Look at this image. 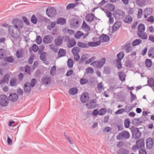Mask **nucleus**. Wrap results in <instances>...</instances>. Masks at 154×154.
Segmentation results:
<instances>
[{
    "label": "nucleus",
    "mask_w": 154,
    "mask_h": 154,
    "mask_svg": "<svg viewBox=\"0 0 154 154\" xmlns=\"http://www.w3.org/2000/svg\"><path fill=\"white\" fill-rule=\"evenodd\" d=\"M9 31L11 36L17 39L20 38V33L19 29L11 26L9 27Z\"/></svg>",
    "instance_id": "obj_1"
},
{
    "label": "nucleus",
    "mask_w": 154,
    "mask_h": 154,
    "mask_svg": "<svg viewBox=\"0 0 154 154\" xmlns=\"http://www.w3.org/2000/svg\"><path fill=\"white\" fill-rule=\"evenodd\" d=\"M106 59L105 58H102L100 60H96L90 64L94 68L99 69L102 67L105 63Z\"/></svg>",
    "instance_id": "obj_2"
},
{
    "label": "nucleus",
    "mask_w": 154,
    "mask_h": 154,
    "mask_svg": "<svg viewBox=\"0 0 154 154\" xmlns=\"http://www.w3.org/2000/svg\"><path fill=\"white\" fill-rule=\"evenodd\" d=\"M130 137L129 133L127 131L123 130L119 133L116 136V139L119 140L129 139Z\"/></svg>",
    "instance_id": "obj_3"
},
{
    "label": "nucleus",
    "mask_w": 154,
    "mask_h": 154,
    "mask_svg": "<svg viewBox=\"0 0 154 154\" xmlns=\"http://www.w3.org/2000/svg\"><path fill=\"white\" fill-rule=\"evenodd\" d=\"M46 12L47 15L48 17L52 18L55 16L57 13V10L54 7H49L47 8Z\"/></svg>",
    "instance_id": "obj_4"
},
{
    "label": "nucleus",
    "mask_w": 154,
    "mask_h": 154,
    "mask_svg": "<svg viewBox=\"0 0 154 154\" xmlns=\"http://www.w3.org/2000/svg\"><path fill=\"white\" fill-rule=\"evenodd\" d=\"M13 24L17 29H21L23 26V23L20 19L17 18H15L13 20Z\"/></svg>",
    "instance_id": "obj_5"
},
{
    "label": "nucleus",
    "mask_w": 154,
    "mask_h": 154,
    "mask_svg": "<svg viewBox=\"0 0 154 154\" xmlns=\"http://www.w3.org/2000/svg\"><path fill=\"white\" fill-rule=\"evenodd\" d=\"M125 14L124 11L120 10H118L115 11L113 15L115 19L119 20L122 18Z\"/></svg>",
    "instance_id": "obj_6"
},
{
    "label": "nucleus",
    "mask_w": 154,
    "mask_h": 154,
    "mask_svg": "<svg viewBox=\"0 0 154 154\" xmlns=\"http://www.w3.org/2000/svg\"><path fill=\"white\" fill-rule=\"evenodd\" d=\"M66 40L68 41V42L67 44V46L69 48H72L75 46L76 44L75 39L73 38H71L70 40L69 37L67 36L66 37L65 39V41Z\"/></svg>",
    "instance_id": "obj_7"
},
{
    "label": "nucleus",
    "mask_w": 154,
    "mask_h": 154,
    "mask_svg": "<svg viewBox=\"0 0 154 154\" xmlns=\"http://www.w3.org/2000/svg\"><path fill=\"white\" fill-rule=\"evenodd\" d=\"M8 99L5 95H1L0 96V103L2 106H5L8 104Z\"/></svg>",
    "instance_id": "obj_8"
},
{
    "label": "nucleus",
    "mask_w": 154,
    "mask_h": 154,
    "mask_svg": "<svg viewBox=\"0 0 154 154\" xmlns=\"http://www.w3.org/2000/svg\"><path fill=\"white\" fill-rule=\"evenodd\" d=\"M78 20L75 18H72L70 21V25L74 29H75L79 26Z\"/></svg>",
    "instance_id": "obj_9"
},
{
    "label": "nucleus",
    "mask_w": 154,
    "mask_h": 154,
    "mask_svg": "<svg viewBox=\"0 0 154 154\" xmlns=\"http://www.w3.org/2000/svg\"><path fill=\"white\" fill-rule=\"evenodd\" d=\"M122 48L123 50H125L126 53H128L131 51L132 48L130 43L127 42L122 46Z\"/></svg>",
    "instance_id": "obj_10"
},
{
    "label": "nucleus",
    "mask_w": 154,
    "mask_h": 154,
    "mask_svg": "<svg viewBox=\"0 0 154 154\" xmlns=\"http://www.w3.org/2000/svg\"><path fill=\"white\" fill-rule=\"evenodd\" d=\"M97 100L95 99L91 100L86 106L89 109H94L96 107V102Z\"/></svg>",
    "instance_id": "obj_11"
},
{
    "label": "nucleus",
    "mask_w": 154,
    "mask_h": 154,
    "mask_svg": "<svg viewBox=\"0 0 154 154\" xmlns=\"http://www.w3.org/2000/svg\"><path fill=\"white\" fill-rule=\"evenodd\" d=\"M154 142L151 137H149L146 140V147L147 149H151L152 148Z\"/></svg>",
    "instance_id": "obj_12"
},
{
    "label": "nucleus",
    "mask_w": 154,
    "mask_h": 154,
    "mask_svg": "<svg viewBox=\"0 0 154 154\" xmlns=\"http://www.w3.org/2000/svg\"><path fill=\"white\" fill-rule=\"evenodd\" d=\"M31 87L29 82H26L23 86L24 92L25 94H28L30 91Z\"/></svg>",
    "instance_id": "obj_13"
},
{
    "label": "nucleus",
    "mask_w": 154,
    "mask_h": 154,
    "mask_svg": "<svg viewBox=\"0 0 154 154\" xmlns=\"http://www.w3.org/2000/svg\"><path fill=\"white\" fill-rule=\"evenodd\" d=\"M139 128H136L134 130L133 133V136L135 139H137L139 138L141 135V132H140L139 130Z\"/></svg>",
    "instance_id": "obj_14"
},
{
    "label": "nucleus",
    "mask_w": 154,
    "mask_h": 154,
    "mask_svg": "<svg viewBox=\"0 0 154 154\" xmlns=\"http://www.w3.org/2000/svg\"><path fill=\"white\" fill-rule=\"evenodd\" d=\"M100 41L102 42H108L110 40L109 37L106 35L102 34L101 36L99 37Z\"/></svg>",
    "instance_id": "obj_15"
},
{
    "label": "nucleus",
    "mask_w": 154,
    "mask_h": 154,
    "mask_svg": "<svg viewBox=\"0 0 154 154\" xmlns=\"http://www.w3.org/2000/svg\"><path fill=\"white\" fill-rule=\"evenodd\" d=\"M51 82L50 77L45 76L43 77L42 79V82L43 84L49 85Z\"/></svg>",
    "instance_id": "obj_16"
},
{
    "label": "nucleus",
    "mask_w": 154,
    "mask_h": 154,
    "mask_svg": "<svg viewBox=\"0 0 154 154\" xmlns=\"http://www.w3.org/2000/svg\"><path fill=\"white\" fill-rule=\"evenodd\" d=\"M9 97L10 100L13 102H16L18 98L17 95L15 93L11 94Z\"/></svg>",
    "instance_id": "obj_17"
},
{
    "label": "nucleus",
    "mask_w": 154,
    "mask_h": 154,
    "mask_svg": "<svg viewBox=\"0 0 154 154\" xmlns=\"http://www.w3.org/2000/svg\"><path fill=\"white\" fill-rule=\"evenodd\" d=\"M81 102L84 103L87 101L89 99L88 94V93H85L82 94L80 98Z\"/></svg>",
    "instance_id": "obj_18"
},
{
    "label": "nucleus",
    "mask_w": 154,
    "mask_h": 154,
    "mask_svg": "<svg viewBox=\"0 0 154 154\" xmlns=\"http://www.w3.org/2000/svg\"><path fill=\"white\" fill-rule=\"evenodd\" d=\"M60 36H57V38L54 40V43L57 46H60L62 43L63 39Z\"/></svg>",
    "instance_id": "obj_19"
},
{
    "label": "nucleus",
    "mask_w": 154,
    "mask_h": 154,
    "mask_svg": "<svg viewBox=\"0 0 154 154\" xmlns=\"http://www.w3.org/2000/svg\"><path fill=\"white\" fill-rule=\"evenodd\" d=\"M136 144L140 148L143 147L144 146V140L143 139H140L136 141Z\"/></svg>",
    "instance_id": "obj_20"
},
{
    "label": "nucleus",
    "mask_w": 154,
    "mask_h": 154,
    "mask_svg": "<svg viewBox=\"0 0 154 154\" xmlns=\"http://www.w3.org/2000/svg\"><path fill=\"white\" fill-rule=\"evenodd\" d=\"M137 34L138 36L143 39H146L147 38V35L145 32H137Z\"/></svg>",
    "instance_id": "obj_21"
},
{
    "label": "nucleus",
    "mask_w": 154,
    "mask_h": 154,
    "mask_svg": "<svg viewBox=\"0 0 154 154\" xmlns=\"http://www.w3.org/2000/svg\"><path fill=\"white\" fill-rule=\"evenodd\" d=\"M88 55L87 54H84L81 56V59L79 62V64H81L84 62L88 58Z\"/></svg>",
    "instance_id": "obj_22"
},
{
    "label": "nucleus",
    "mask_w": 154,
    "mask_h": 154,
    "mask_svg": "<svg viewBox=\"0 0 154 154\" xmlns=\"http://www.w3.org/2000/svg\"><path fill=\"white\" fill-rule=\"evenodd\" d=\"M94 17V14H88L85 17L86 20L88 22H91L93 21Z\"/></svg>",
    "instance_id": "obj_23"
},
{
    "label": "nucleus",
    "mask_w": 154,
    "mask_h": 154,
    "mask_svg": "<svg viewBox=\"0 0 154 154\" xmlns=\"http://www.w3.org/2000/svg\"><path fill=\"white\" fill-rule=\"evenodd\" d=\"M133 20L132 17L129 14L127 15L123 19V21L128 24H130Z\"/></svg>",
    "instance_id": "obj_24"
},
{
    "label": "nucleus",
    "mask_w": 154,
    "mask_h": 154,
    "mask_svg": "<svg viewBox=\"0 0 154 154\" xmlns=\"http://www.w3.org/2000/svg\"><path fill=\"white\" fill-rule=\"evenodd\" d=\"M52 41V39H51L50 36L49 35L45 36L43 39V42L45 44L51 43Z\"/></svg>",
    "instance_id": "obj_25"
},
{
    "label": "nucleus",
    "mask_w": 154,
    "mask_h": 154,
    "mask_svg": "<svg viewBox=\"0 0 154 154\" xmlns=\"http://www.w3.org/2000/svg\"><path fill=\"white\" fill-rule=\"evenodd\" d=\"M100 44V41H97L96 42H89L87 43L88 48L89 47H95L99 45Z\"/></svg>",
    "instance_id": "obj_26"
},
{
    "label": "nucleus",
    "mask_w": 154,
    "mask_h": 154,
    "mask_svg": "<svg viewBox=\"0 0 154 154\" xmlns=\"http://www.w3.org/2000/svg\"><path fill=\"white\" fill-rule=\"evenodd\" d=\"M66 53V51L64 49L60 48L58 53V56L59 57H64L65 56Z\"/></svg>",
    "instance_id": "obj_27"
},
{
    "label": "nucleus",
    "mask_w": 154,
    "mask_h": 154,
    "mask_svg": "<svg viewBox=\"0 0 154 154\" xmlns=\"http://www.w3.org/2000/svg\"><path fill=\"white\" fill-rule=\"evenodd\" d=\"M57 24H60L61 25L64 24L66 23V20L63 18L59 17L57 19L56 22Z\"/></svg>",
    "instance_id": "obj_28"
},
{
    "label": "nucleus",
    "mask_w": 154,
    "mask_h": 154,
    "mask_svg": "<svg viewBox=\"0 0 154 154\" xmlns=\"http://www.w3.org/2000/svg\"><path fill=\"white\" fill-rule=\"evenodd\" d=\"M121 26V22L120 21L116 22L113 25L112 29L115 31L119 29Z\"/></svg>",
    "instance_id": "obj_29"
},
{
    "label": "nucleus",
    "mask_w": 154,
    "mask_h": 154,
    "mask_svg": "<svg viewBox=\"0 0 154 154\" xmlns=\"http://www.w3.org/2000/svg\"><path fill=\"white\" fill-rule=\"evenodd\" d=\"M9 81V78L7 75H5L3 79L0 80V85H2L3 83H7Z\"/></svg>",
    "instance_id": "obj_30"
},
{
    "label": "nucleus",
    "mask_w": 154,
    "mask_h": 154,
    "mask_svg": "<svg viewBox=\"0 0 154 154\" xmlns=\"http://www.w3.org/2000/svg\"><path fill=\"white\" fill-rule=\"evenodd\" d=\"M148 80L147 83L148 86L151 87H152L154 86V79L153 78L151 77L150 78H148Z\"/></svg>",
    "instance_id": "obj_31"
},
{
    "label": "nucleus",
    "mask_w": 154,
    "mask_h": 154,
    "mask_svg": "<svg viewBox=\"0 0 154 154\" xmlns=\"http://www.w3.org/2000/svg\"><path fill=\"white\" fill-rule=\"evenodd\" d=\"M6 51L4 49H0V60L4 59L5 56Z\"/></svg>",
    "instance_id": "obj_32"
},
{
    "label": "nucleus",
    "mask_w": 154,
    "mask_h": 154,
    "mask_svg": "<svg viewBox=\"0 0 154 154\" xmlns=\"http://www.w3.org/2000/svg\"><path fill=\"white\" fill-rule=\"evenodd\" d=\"M138 31L137 32H143L145 30V26L144 24L140 23L139 24L137 27Z\"/></svg>",
    "instance_id": "obj_33"
},
{
    "label": "nucleus",
    "mask_w": 154,
    "mask_h": 154,
    "mask_svg": "<svg viewBox=\"0 0 154 154\" xmlns=\"http://www.w3.org/2000/svg\"><path fill=\"white\" fill-rule=\"evenodd\" d=\"M4 60L5 61L10 63H12L14 61V60L12 56L5 57L4 58Z\"/></svg>",
    "instance_id": "obj_34"
},
{
    "label": "nucleus",
    "mask_w": 154,
    "mask_h": 154,
    "mask_svg": "<svg viewBox=\"0 0 154 154\" xmlns=\"http://www.w3.org/2000/svg\"><path fill=\"white\" fill-rule=\"evenodd\" d=\"M78 90L76 88H71L69 91V93L71 95H74L77 93Z\"/></svg>",
    "instance_id": "obj_35"
},
{
    "label": "nucleus",
    "mask_w": 154,
    "mask_h": 154,
    "mask_svg": "<svg viewBox=\"0 0 154 154\" xmlns=\"http://www.w3.org/2000/svg\"><path fill=\"white\" fill-rule=\"evenodd\" d=\"M148 54L149 57L154 58V47L151 48L148 51Z\"/></svg>",
    "instance_id": "obj_36"
},
{
    "label": "nucleus",
    "mask_w": 154,
    "mask_h": 154,
    "mask_svg": "<svg viewBox=\"0 0 154 154\" xmlns=\"http://www.w3.org/2000/svg\"><path fill=\"white\" fill-rule=\"evenodd\" d=\"M132 123L135 126H138L141 125L140 120L139 118H134L132 121Z\"/></svg>",
    "instance_id": "obj_37"
},
{
    "label": "nucleus",
    "mask_w": 154,
    "mask_h": 154,
    "mask_svg": "<svg viewBox=\"0 0 154 154\" xmlns=\"http://www.w3.org/2000/svg\"><path fill=\"white\" fill-rule=\"evenodd\" d=\"M78 46L83 48H88V45L87 43H85L80 42H78L77 44Z\"/></svg>",
    "instance_id": "obj_38"
},
{
    "label": "nucleus",
    "mask_w": 154,
    "mask_h": 154,
    "mask_svg": "<svg viewBox=\"0 0 154 154\" xmlns=\"http://www.w3.org/2000/svg\"><path fill=\"white\" fill-rule=\"evenodd\" d=\"M17 81L16 79L15 78H12L11 79L10 81V85L11 86H17Z\"/></svg>",
    "instance_id": "obj_39"
},
{
    "label": "nucleus",
    "mask_w": 154,
    "mask_h": 154,
    "mask_svg": "<svg viewBox=\"0 0 154 154\" xmlns=\"http://www.w3.org/2000/svg\"><path fill=\"white\" fill-rule=\"evenodd\" d=\"M125 65L127 67L131 68L133 66V63L131 60H127L125 62Z\"/></svg>",
    "instance_id": "obj_40"
},
{
    "label": "nucleus",
    "mask_w": 154,
    "mask_h": 154,
    "mask_svg": "<svg viewBox=\"0 0 154 154\" xmlns=\"http://www.w3.org/2000/svg\"><path fill=\"white\" fill-rule=\"evenodd\" d=\"M80 50V48L78 47L73 48L72 49V52L73 54H78Z\"/></svg>",
    "instance_id": "obj_41"
},
{
    "label": "nucleus",
    "mask_w": 154,
    "mask_h": 154,
    "mask_svg": "<svg viewBox=\"0 0 154 154\" xmlns=\"http://www.w3.org/2000/svg\"><path fill=\"white\" fill-rule=\"evenodd\" d=\"M106 7H107V9L110 11H114L115 8V6L112 4H106Z\"/></svg>",
    "instance_id": "obj_42"
},
{
    "label": "nucleus",
    "mask_w": 154,
    "mask_h": 154,
    "mask_svg": "<svg viewBox=\"0 0 154 154\" xmlns=\"http://www.w3.org/2000/svg\"><path fill=\"white\" fill-rule=\"evenodd\" d=\"M142 42V41L140 39H136L132 42V45L133 46H136L139 45Z\"/></svg>",
    "instance_id": "obj_43"
},
{
    "label": "nucleus",
    "mask_w": 154,
    "mask_h": 154,
    "mask_svg": "<svg viewBox=\"0 0 154 154\" xmlns=\"http://www.w3.org/2000/svg\"><path fill=\"white\" fill-rule=\"evenodd\" d=\"M67 66L69 68L73 67V60L71 59H69L67 62Z\"/></svg>",
    "instance_id": "obj_44"
},
{
    "label": "nucleus",
    "mask_w": 154,
    "mask_h": 154,
    "mask_svg": "<svg viewBox=\"0 0 154 154\" xmlns=\"http://www.w3.org/2000/svg\"><path fill=\"white\" fill-rule=\"evenodd\" d=\"M83 34V33L80 31H78L76 32L74 35V37L76 39H79L81 36Z\"/></svg>",
    "instance_id": "obj_45"
},
{
    "label": "nucleus",
    "mask_w": 154,
    "mask_h": 154,
    "mask_svg": "<svg viewBox=\"0 0 154 154\" xmlns=\"http://www.w3.org/2000/svg\"><path fill=\"white\" fill-rule=\"evenodd\" d=\"M106 2V1H105V0H102L98 4L97 8H100L102 11H104V8H102V6Z\"/></svg>",
    "instance_id": "obj_46"
},
{
    "label": "nucleus",
    "mask_w": 154,
    "mask_h": 154,
    "mask_svg": "<svg viewBox=\"0 0 154 154\" xmlns=\"http://www.w3.org/2000/svg\"><path fill=\"white\" fill-rule=\"evenodd\" d=\"M145 64L146 66L148 68L150 67L152 64V62L150 59H146L145 62Z\"/></svg>",
    "instance_id": "obj_47"
},
{
    "label": "nucleus",
    "mask_w": 154,
    "mask_h": 154,
    "mask_svg": "<svg viewBox=\"0 0 154 154\" xmlns=\"http://www.w3.org/2000/svg\"><path fill=\"white\" fill-rule=\"evenodd\" d=\"M107 112V109L105 108H103L101 109L99 111V115L100 116H103Z\"/></svg>",
    "instance_id": "obj_48"
},
{
    "label": "nucleus",
    "mask_w": 154,
    "mask_h": 154,
    "mask_svg": "<svg viewBox=\"0 0 154 154\" xmlns=\"http://www.w3.org/2000/svg\"><path fill=\"white\" fill-rule=\"evenodd\" d=\"M56 67L55 66H53L51 68L50 71V74L52 76H54L56 73Z\"/></svg>",
    "instance_id": "obj_49"
},
{
    "label": "nucleus",
    "mask_w": 154,
    "mask_h": 154,
    "mask_svg": "<svg viewBox=\"0 0 154 154\" xmlns=\"http://www.w3.org/2000/svg\"><path fill=\"white\" fill-rule=\"evenodd\" d=\"M124 56V53L123 52H121L117 55L118 60H122Z\"/></svg>",
    "instance_id": "obj_50"
},
{
    "label": "nucleus",
    "mask_w": 154,
    "mask_h": 154,
    "mask_svg": "<svg viewBox=\"0 0 154 154\" xmlns=\"http://www.w3.org/2000/svg\"><path fill=\"white\" fill-rule=\"evenodd\" d=\"M130 121L129 119H126L124 121V126L125 128H128L130 126Z\"/></svg>",
    "instance_id": "obj_51"
},
{
    "label": "nucleus",
    "mask_w": 154,
    "mask_h": 154,
    "mask_svg": "<svg viewBox=\"0 0 154 154\" xmlns=\"http://www.w3.org/2000/svg\"><path fill=\"white\" fill-rule=\"evenodd\" d=\"M120 152L119 154H128L129 151L127 149L122 148L119 150Z\"/></svg>",
    "instance_id": "obj_52"
},
{
    "label": "nucleus",
    "mask_w": 154,
    "mask_h": 154,
    "mask_svg": "<svg viewBox=\"0 0 154 154\" xmlns=\"http://www.w3.org/2000/svg\"><path fill=\"white\" fill-rule=\"evenodd\" d=\"M56 23L55 21L52 22L51 23L50 25H49L47 26V28L48 30H51L52 28H54L56 25Z\"/></svg>",
    "instance_id": "obj_53"
},
{
    "label": "nucleus",
    "mask_w": 154,
    "mask_h": 154,
    "mask_svg": "<svg viewBox=\"0 0 154 154\" xmlns=\"http://www.w3.org/2000/svg\"><path fill=\"white\" fill-rule=\"evenodd\" d=\"M111 70L109 67L105 66L104 68L103 72L104 73L107 74L110 73Z\"/></svg>",
    "instance_id": "obj_54"
},
{
    "label": "nucleus",
    "mask_w": 154,
    "mask_h": 154,
    "mask_svg": "<svg viewBox=\"0 0 154 154\" xmlns=\"http://www.w3.org/2000/svg\"><path fill=\"white\" fill-rule=\"evenodd\" d=\"M137 5L140 6L143 5L145 3V0H136Z\"/></svg>",
    "instance_id": "obj_55"
},
{
    "label": "nucleus",
    "mask_w": 154,
    "mask_h": 154,
    "mask_svg": "<svg viewBox=\"0 0 154 154\" xmlns=\"http://www.w3.org/2000/svg\"><path fill=\"white\" fill-rule=\"evenodd\" d=\"M130 93L131 95V102H132L134 100L137 99V97L136 95L134 94L131 91H130Z\"/></svg>",
    "instance_id": "obj_56"
},
{
    "label": "nucleus",
    "mask_w": 154,
    "mask_h": 154,
    "mask_svg": "<svg viewBox=\"0 0 154 154\" xmlns=\"http://www.w3.org/2000/svg\"><path fill=\"white\" fill-rule=\"evenodd\" d=\"M31 22L33 24H35L37 22V19L35 15H33L31 19Z\"/></svg>",
    "instance_id": "obj_57"
},
{
    "label": "nucleus",
    "mask_w": 154,
    "mask_h": 154,
    "mask_svg": "<svg viewBox=\"0 0 154 154\" xmlns=\"http://www.w3.org/2000/svg\"><path fill=\"white\" fill-rule=\"evenodd\" d=\"M75 6V4L70 3L68 5L66 6V8L67 10H69L70 9L73 8Z\"/></svg>",
    "instance_id": "obj_58"
},
{
    "label": "nucleus",
    "mask_w": 154,
    "mask_h": 154,
    "mask_svg": "<svg viewBox=\"0 0 154 154\" xmlns=\"http://www.w3.org/2000/svg\"><path fill=\"white\" fill-rule=\"evenodd\" d=\"M82 27L83 28L85 29L88 31L90 30L89 26L87 24L85 21H84L82 25Z\"/></svg>",
    "instance_id": "obj_59"
},
{
    "label": "nucleus",
    "mask_w": 154,
    "mask_h": 154,
    "mask_svg": "<svg viewBox=\"0 0 154 154\" xmlns=\"http://www.w3.org/2000/svg\"><path fill=\"white\" fill-rule=\"evenodd\" d=\"M32 49L34 52H36L38 50V47L35 44H33L32 46Z\"/></svg>",
    "instance_id": "obj_60"
},
{
    "label": "nucleus",
    "mask_w": 154,
    "mask_h": 154,
    "mask_svg": "<svg viewBox=\"0 0 154 154\" xmlns=\"http://www.w3.org/2000/svg\"><path fill=\"white\" fill-rule=\"evenodd\" d=\"M36 43L38 45L40 44L42 42V39L40 35H38L36 37Z\"/></svg>",
    "instance_id": "obj_61"
},
{
    "label": "nucleus",
    "mask_w": 154,
    "mask_h": 154,
    "mask_svg": "<svg viewBox=\"0 0 154 154\" xmlns=\"http://www.w3.org/2000/svg\"><path fill=\"white\" fill-rule=\"evenodd\" d=\"M36 82V79L35 78L32 79L29 83V85L31 87L33 88L35 85V83Z\"/></svg>",
    "instance_id": "obj_62"
},
{
    "label": "nucleus",
    "mask_w": 154,
    "mask_h": 154,
    "mask_svg": "<svg viewBox=\"0 0 154 154\" xmlns=\"http://www.w3.org/2000/svg\"><path fill=\"white\" fill-rule=\"evenodd\" d=\"M46 53L45 52H43L40 55V59L42 60L43 61H45V54Z\"/></svg>",
    "instance_id": "obj_63"
},
{
    "label": "nucleus",
    "mask_w": 154,
    "mask_h": 154,
    "mask_svg": "<svg viewBox=\"0 0 154 154\" xmlns=\"http://www.w3.org/2000/svg\"><path fill=\"white\" fill-rule=\"evenodd\" d=\"M22 20H23L24 23L27 25H29V22L27 18L25 16H23L22 17Z\"/></svg>",
    "instance_id": "obj_64"
}]
</instances>
